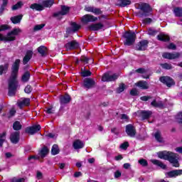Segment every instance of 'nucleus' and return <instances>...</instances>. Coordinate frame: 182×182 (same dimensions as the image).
<instances>
[{"mask_svg":"<svg viewBox=\"0 0 182 182\" xmlns=\"http://www.w3.org/2000/svg\"><path fill=\"white\" fill-rule=\"evenodd\" d=\"M21 60L17 59L15 60L12 65V73L9 81V96H14L16 93V89L18 88V72H19V64Z\"/></svg>","mask_w":182,"mask_h":182,"instance_id":"nucleus-1","label":"nucleus"},{"mask_svg":"<svg viewBox=\"0 0 182 182\" xmlns=\"http://www.w3.org/2000/svg\"><path fill=\"white\" fill-rule=\"evenodd\" d=\"M158 157L163 160H168L173 166V167H179L178 155L173 152L164 151L158 153Z\"/></svg>","mask_w":182,"mask_h":182,"instance_id":"nucleus-2","label":"nucleus"},{"mask_svg":"<svg viewBox=\"0 0 182 182\" xmlns=\"http://www.w3.org/2000/svg\"><path fill=\"white\" fill-rule=\"evenodd\" d=\"M123 38H125V41L124 42V45H127V46H132L136 41V33L133 31H127L124 33Z\"/></svg>","mask_w":182,"mask_h":182,"instance_id":"nucleus-3","label":"nucleus"},{"mask_svg":"<svg viewBox=\"0 0 182 182\" xmlns=\"http://www.w3.org/2000/svg\"><path fill=\"white\" fill-rule=\"evenodd\" d=\"M21 33L20 28H14L10 33L7 34V36H4L0 33V41H5L6 42H11L12 41H15V36Z\"/></svg>","mask_w":182,"mask_h":182,"instance_id":"nucleus-4","label":"nucleus"},{"mask_svg":"<svg viewBox=\"0 0 182 182\" xmlns=\"http://www.w3.org/2000/svg\"><path fill=\"white\" fill-rule=\"evenodd\" d=\"M119 77V75L117 74H112L111 75L109 73H107L103 75L102 80V82H113L114 80H116Z\"/></svg>","mask_w":182,"mask_h":182,"instance_id":"nucleus-5","label":"nucleus"},{"mask_svg":"<svg viewBox=\"0 0 182 182\" xmlns=\"http://www.w3.org/2000/svg\"><path fill=\"white\" fill-rule=\"evenodd\" d=\"M69 12V7L66 6H61V11L54 14V16L57 19H62L63 15H66Z\"/></svg>","mask_w":182,"mask_h":182,"instance_id":"nucleus-6","label":"nucleus"},{"mask_svg":"<svg viewBox=\"0 0 182 182\" xmlns=\"http://www.w3.org/2000/svg\"><path fill=\"white\" fill-rule=\"evenodd\" d=\"M139 8L142 11L145 16H147V15L151 12V7L147 4L141 3L139 5Z\"/></svg>","mask_w":182,"mask_h":182,"instance_id":"nucleus-7","label":"nucleus"},{"mask_svg":"<svg viewBox=\"0 0 182 182\" xmlns=\"http://www.w3.org/2000/svg\"><path fill=\"white\" fill-rule=\"evenodd\" d=\"M159 80L161 83H164V85H166L168 87H171V86H174L175 85L174 80L170 77H161Z\"/></svg>","mask_w":182,"mask_h":182,"instance_id":"nucleus-8","label":"nucleus"},{"mask_svg":"<svg viewBox=\"0 0 182 182\" xmlns=\"http://www.w3.org/2000/svg\"><path fill=\"white\" fill-rule=\"evenodd\" d=\"M66 50H73V49H77L79 48V43L76 41H73L67 43L65 46Z\"/></svg>","mask_w":182,"mask_h":182,"instance_id":"nucleus-9","label":"nucleus"},{"mask_svg":"<svg viewBox=\"0 0 182 182\" xmlns=\"http://www.w3.org/2000/svg\"><path fill=\"white\" fill-rule=\"evenodd\" d=\"M162 57L164 59H169L170 60L173 59H178V58H180V53H164Z\"/></svg>","mask_w":182,"mask_h":182,"instance_id":"nucleus-10","label":"nucleus"},{"mask_svg":"<svg viewBox=\"0 0 182 182\" xmlns=\"http://www.w3.org/2000/svg\"><path fill=\"white\" fill-rule=\"evenodd\" d=\"M81 21L83 23H87L89 22H96V21H97V17H95L90 14H86L82 18Z\"/></svg>","mask_w":182,"mask_h":182,"instance_id":"nucleus-11","label":"nucleus"},{"mask_svg":"<svg viewBox=\"0 0 182 182\" xmlns=\"http://www.w3.org/2000/svg\"><path fill=\"white\" fill-rule=\"evenodd\" d=\"M39 130H41V125H33L26 129V132L28 133V134H35V133H38Z\"/></svg>","mask_w":182,"mask_h":182,"instance_id":"nucleus-12","label":"nucleus"},{"mask_svg":"<svg viewBox=\"0 0 182 182\" xmlns=\"http://www.w3.org/2000/svg\"><path fill=\"white\" fill-rule=\"evenodd\" d=\"M126 133L129 137H134L136 136V128L132 124H128L126 126Z\"/></svg>","mask_w":182,"mask_h":182,"instance_id":"nucleus-13","label":"nucleus"},{"mask_svg":"<svg viewBox=\"0 0 182 182\" xmlns=\"http://www.w3.org/2000/svg\"><path fill=\"white\" fill-rule=\"evenodd\" d=\"M31 103V99L29 98H21L17 102V105L20 109L25 107V106H29Z\"/></svg>","mask_w":182,"mask_h":182,"instance_id":"nucleus-14","label":"nucleus"},{"mask_svg":"<svg viewBox=\"0 0 182 182\" xmlns=\"http://www.w3.org/2000/svg\"><path fill=\"white\" fill-rule=\"evenodd\" d=\"M182 170H173L170 172L166 173V176L168 178H171L173 177H177V176H181Z\"/></svg>","mask_w":182,"mask_h":182,"instance_id":"nucleus-15","label":"nucleus"},{"mask_svg":"<svg viewBox=\"0 0 182 182\" xmlns=\"http://www.w3.org/2000/svg\"><path fill=\"white\" fill-rule=\"evenodd\" d=\"M85 11L87 12H92V14H95V15H100L102 14V10H100V9L94 6L85 7Z\"/></svg>","mask_w":182,"mask_h":182,"instance_id":"nucleus-16","label":"nucleus"},{"mask_svg":"<svg viewBox=\"0 0 182 182\" xmlns=\"http://www.w3.org/2000/svg\"><path fill=\"white\" fill-rule=\"evenodd\" d=\"M105 26L102 23H97L92 24L89 26L90 31H100V29H104Z\"/></svg>","mask_w":182,"mask_h":182,"instance_id":"nucleus-17","label":"nucleus"},{"mask_svg":"<svg viewBox=\"0 0 182 182\" xmlns=\"http://www.w3.org/2000/svg\"><path fill=\"white\" fill-rule=\"evenodd\" d=\"M69 102H70V96L68 95H61L60 97V103L61 105L60 109H62L63 105H67V103H69Z\"/></svg>","mask_w":182,"mask_h":182,"instance_id":"nucleus-18","label":"nucleus"},{"mask_svg":"<svg viewBox=\"0 0 182 182\" xmlns=\"http://www.w3.org/2000/svg\"><path fill=\"white\" fill-rule=\"evenodd\" d=\"M95 85V80H93V79L86 78L85 80H84V86L87 89H90L91 87H93Z\"/></svg>","mask_w":182,"mask_h":182,"instance_id":"nucleus-19","label":"nucleus"},{"mask_svg":"<svg viewBox=\"0 0 182 182\" xmlns=\"http://www.w3.org/2000/svg\"><path fill=\"white\" fill-rule=\"evenodd\" d=\"M147 45H149V41L147 40H143L139 42L136 48L138 50H146L147 49Z\"/></svg>","mask_w":182,"mask_h":182,"instance_id":"nucleus-20","label":"nucleus"},{"mask_svg":"<svg viewBox=\"0 0 182 182\" xmlns=\"http://www.w3.org/2000/svg\"><path fill=\"white\" fill-rule=\"evenodd\" d=\"M10 140L11 143H14V144H16L18 141H19V132H14L11 133L10 136Z\"/></svg>","mask_w":182,"mask_h":182,"instance_id":"nucleus-21","label":"nucleus"},{"mask_svg":"<svg viewBox=\"0 0 182 182\" xmlns=\"http://www.w3.org/2000/svg\"><path fill=\"white\" fill-rule=\"evenodd\" d=\"M73 146L75 150H79V149H83V147H85V143L79 139H77L73 143Z\"/></svg>","mask_w":182,"mask_h":182,"instance_id":"nucleus-22","label":"nucleus"},{"mask_svg":"<svg viewBox=\"0 0 182 182\" xmlns=\"http://www.w3.org/2000/svg\"><path fill=\"white\" fill-rule=\"evenodd\" d=\"M33 55V52H32V50H27L26 55L24 56V58L23 59V65H26V63H28V62H29V60H31Z\"/></svg>","mask_w":182,"mask_h":182,"instance_id":"nucleus-23","label":"nucleus"},{"mask_svg":"<svg viewBox=\"0 0 182 182\" xmlns=\"http://www.w3.org/2000/svg\"><path fill=\"white\" fill-rule=\"evenodd\" d=\"M151 105L153 106V107H159V108H163L164 105L161 101L159 100V98H156L151 102Z\"/></svg>","mask_w":182,"mask_h":182,"instance_id":"nucleus-24","label":"nucleus"},{"mask_svg":"<svg viewBox=\"0 0 182 182\" xmlns=\"http://www.w3.org/2000/svg\"><path fill=\"white\" fill-rule=\"evenodd\" d=\"M136 86H138V87H140V89L146 90L149 87V84L146 81H139L136 82Z\"/></svg>","mask_w":182,"mask_h":182,"instance_id":"nucleus-25","label":"nucleus"},{"mask_svg":"<svg viewBox=\"0 0 182 182\" xmlns=\"http://www.w3.org/2000/svg\"><path fill=\"white\" fill-rule=\"evenodd\" d=\"M157 39H158V41H161L163 42H167V41H170V37H168V36H167L164 33H161V34L158 35Z\"/></svg>","mask_w":182,"mask_h":182,"instance_id":"nucleus-26","label":"nucleus"},{"mask_svg":"<svg viewBox=\"0 0 182 182\" xmlns=\"http://www.w3.org/2000/svg\"><path fill=\"white\" fill-rule=\"evenodd\" d=\"M153 114V112L151 111H141V116L144 120H146V119H149Z\"/></svg>","mask_w":182,"mask_h":182,"instance_id":"nucleus-27","label":"nucleus"},{"mask_svg":"<svg viewBox=\"0 0 182 182\" xmlns=\"http://www.w3.org/2000/svg\"><path fill=\"white\" fill-rule=\"evenodd\" d=\"M48 153H49V149L48 147L44 146L41 151L39 152V156L41 157V159H44V157H46V155H48Z\"/></svg>","mask_w":182,"mask_h":182,"instance_id":"nucleus-28","label":"nucleus"},{"mask_svg":"<svg viewBox=\"0 0 182 182\" xmlns=\"http://www.w3.org/2000/svg\"><path fill=\"white\" fill-rule=\"evenodd\" d=\"M151 161L153 164H155V166H159V167H161V168H163L164 170L166 169V166L161 161L157 159H152Z\"/></svg>","mask_w":182,"mask_h":182,"instance_id":"nucleus-29","label":"nucleus"},{"mask_svg":"<svg viewBox=\"0 0 182 182\" xmlns=\"http://www.w3.org/2000/svg\"><path fill=\"white\" fill-rule=\"evenodd\" d=\"M53 4H55L54 0H46L43 1L42 5L45 8H50V6L53 5Z\"/></svg>","mask_w":182,"mask_h":182,"instance_id":"nucleus-30","label":"nucleus"},{"mask_svg":"<svg viewBox=\"0 0 182 182\" xmlns=\"http://www.w3.org/2000/svg\"><path fill=\"white\" fill-rule=\"evenodd\" d=\"M130 4H132L130 0H118V4L122 8L127 6V5H130Z\"/></svg>","mask_w":182,"mask_h":182,"instance_id":"nucleus-31","label":"nucleus"},{"mask_svg":"<svg viewBox=\"0 0 182 182\" xmlns=\"http://www.w3.org/2000/svg\"><path fill=\"white\" fill-rule=\"evenodd\" d=\"M8 68H9V64L0 65V76L4 75V73H6V72L8 71Z\"/></svg>","mask_w":182,"mask_h":182,"instance_id":"nucleus-32","label":"nucleus"},{"mask_svg":"<svg viewBox=\"0 0 182 182\" xmlns=\"http://www.w3.org/2000/svg\"><path fill=\"white\" fill-rule=\"evenodd\" d=\"M30 8L31 9H35L36 11H43V6L38 4H31Z\"/></svg>","mask_w":182,"mask_h":182,"instance_id":"nucleus-33","label":"nucleus"},{"mask_svg":"<svg viewBox=\"0 0 182 182\" xmlns=\"http://www.w3.org/2000/svg\"><path fill=\"white\" fill-rule=\"evenodd\" d=\"M11 22H13V23H19L21 22V21H22V16H16L14 17L11 18Z\"/></svg>","mask_w":182,"mask_h":182,"instance_id":"nucleus-34","label":"nucleus"},{"mask_svg":"<svg viewBox=\"0 0 182 182\" xmlns=\"http://www.w3.org/2000/svg\"><path fill=\"white\" fill-rule=\"evenodd\" d=\"M51 154L53 156H56V154H59V146L56 144H54L51 149Z\"/></svg>","mask_w":182,"mask_h":182,"instance_id":"nucleus-35","label":"nucleus"},{"mask_svg":"<svg viewBox=\"0 0 182 182\" xmlns=\"http://www.w3.org/2000/svg\"><path fill=\"white\" fill-rule=\"evenodd\" d=\"M31 77V73L29 72H26L21 77L22 82H26L29 80Z\"/></svg>","mask_w":182,"mask_h":182,"instance_id":"nucleus-36","label":"nucleus"},{"mask_svg":"<svg viewBox=\"0 0 182 182\" xmlns=\"http://www.w3.org/2000/svg\"><path fill=\"white\" fill-rule=\"evenodd\" d=\"M155 139L159 143H163V138L161 137V133L160 131H157L154 134Z\"/></svg>","mask_w":182,"mask_h":182,"instance_id":"nucleus-37","label":"nucleus"},{"mask_svg":"<svg viewBox=\"0 0 182 182\" xmlns=\"http://www.w3.org/2000/svg\"><path fill=\"white\" fill-rule=\"evenodd\" d=\"M47 48L45 46H40L38 48V53L41 55V56H45L46 55Z\"/></svg>","mask_w":182,"mask_h":182,"instance_id":"nucleus-38","label":"nucleus"},{"mask_svg":"<svg viewBox=\"0 0 182 182\" xmlns=\"http://www.w3.org/2000/svg\"><path fill=\"white\" fill-rule=\"evenodd\" d=\"M71 29L73 32H76L80 29V25L76 23H71Z\"/></svg>","mask_w":182,"mask_h":182,"instance_id":"nucleus-39","label":"nucleus"},{"mask_svg":"<svg viewBox=\"0 0 182 182\" xmlns=\"http://www.w3.org/2000/svg\"><path fill=\"white\" fill-rule=\"evenodd\" d=\"M173 12L176 16H182V8L176 7L173 9Z\"/></svg>","mask_w":182,"mask_h":182,"instance_id":"nucleus-40","label":"nucleus"},{"mask_svg":"<svg viewBox=\"0 0 182 182\" xmlns=\"http://www.w3.org/2000/svg\"><path fill=\"white\" fill-rule=\"evenodd\" d=\"M13 128L14 130H21V129H22V125L21 124V122L16 121L14 123Z\"/></svg>","mask_w":182,"mask_h":182,"instance_id":"nucleus-41","label":"nucleus"},{"mask_svg":"<svg viewBox=\"0 0 182 182\" xmlns=\"http://www.w3.org/2000/svg\"><path fill=\"white\" fill-rule=\"evenodd\" d=\"M6 139V133L4 132L0 135V147H2V145L4 144V141H5Z\"/></svg>","mask_w":182,"mask_h":182,"instance_id":"nucleus-42","label":"nucleus"},{"mask_svg":"<svg viewBox=\"0 0 182 182\" xmlns=\"http://www.w3.org/2000/svg\"><path fill=\"white\" fill-rule=\"evenodd\" d=\"M161 68H163V69H166L167 70H170V69H173V65H171V64L170 63H163L161 64Z\"/></svg>","mask_w":182,"mask_h":182,"instance_id":"nucleus-43","label":"nucleus"},{"mask_svg":"<svg viewBox=\"0 0 182 182\" xmlns=\"http://www.w3.org/2000/svg\"><path fill=\"white\" fill-rule=\"evenodd\" d=\"M139 163L143 167H147L148 163L147 161L144 159H141L139 160Z\"/></svg>","mask_w":182,"mask_h":182,"instance_id":"nucleus-44","label":"nucleus"},{"mask_svg":"<svg viewBox=\"0 0 182 182\" xmlns=\"http://www.w3.org/2000/svg\"><path fill=\"white\" fill-rule=\"evenodd\" d=\"M22 5H23L22 1L18 2L16 4L12 6L13 11H16V9H19V8L22 6Z\"/></svg>","mask_w":182,"mask_h":182,"instance_id":"nucleus-45","label":"nucleus"},{"mask_svg":"<svg viewBox=\"0 0 182 182\" xmlns=\"http://www.w3.org/2000/svg\"><path fill=\"white\" fill-rule=\"evenodd\" d=\"M157 34V31L153 29V28H149L148 29V35H150L151 36H155V35Z\"/></svg>","mask_w":182,"mask_h":182,"instance_id":"nucleus-46","label":"nucleus"},{"mask_svg":"<svg viewBox=\"0 0 182 182\" xmlns=\"http://www.w3.org/2000/svg\"><path fill=\"white\" fill-rule=\"evenodd\" d=\"M125 89V85L124 84H120L119 87L117 89V93H122Z\"/></svg>","mask_w":182,"mask_h":182,"instance_id":"nucleus-47","label":"nucleus"},{"mask_svg":"<svg viewBox=\"0 0 182 182\" xmlns=\"http://www.w3.org/2000/svg\"><path fill=\"white\" fill-rule=\"evenodd\" d=\"M81 75L82 76H83V77H86L87 76H90V75H92V73L89 70H85L81 73Z\"/></svg>","mask_w":182,"mask_h":182,"instance_id":"nucleus-48","label":"nucleus"},{"mask_svg":"<svg viewBox=\"0 0 182 182\" xmlns=\"http://www.w3.org/2000/svg\"><path fill=\"white\" fill-rule=\"evenodd\" d=\"M24 92L25 93H27L28 95H29V93L32 92V87L31 85H27L24 89Z\"/></svg>","mask_w":182,"mask_h":182,"instance_id":"nucleus-49","label":"nucleus"},{"mask_svg":"<svg viewBox=\"0 0 182 182\" xmlns=\"http://www.w3.org/2000/svg\"><path fill=\"white\" fill-rule=\"evenodd\" d=\"M178 123H182V112L178 114L176 117Z\"/></svg>","mask_w":182,"mask_h":182,"instance_id":"nucleus-50","label":"nucleus"},{"mask_svg":"<svg viewBox=\"0 0 182 182\" xmlns=\"http://www.w3.org/2000/svg\"><path fill=\"white\" fill-rule=\"evenodd\" d=\"M45 27V24H38V25H36L35 27H34V31H41V29H42L43 28Z\"/></svg>","mask_w":182,"mask_h":182,"instance_id":"nucleus-51","label":"nucleus"},{"mask_svg":"<svg viewBox=\"0 0 182 182\" xmlns=\"http://www.w3.org/2000/svg\"><path fill=\"white\" fill-rule=\"evenodd\" d=\"M120 149H122L123 150H126L127 147H129V142H124L120 145Z\"/></svg>","mask_w":182,"mask_h":182,"instance_id":"nucleus-52","label":"nucleus"},{"mask_svg":"<svg viewBox=\"0 0 182 182\" xmlns=\"http://www.w3.org/2000/svg\"><path fill=\"white\" fill-rule=\"evenodd\" d=\"M168 49H171L172 50H176V48H177L176 45L173 43H171L168 46Z\"/></svg>","mask_w":182,"mask_h":182,"instance_id":"nucleus-53","label":"nucleus"},{"mask_svg":"<svg viewBox=\"0 0 182 182\" xmlns=\"http://www.w3.org/2000/svg\"><path fill=\"white\" fill-rule=\"evenodd\" d=\"M12 182H25V179L23 178H14Z\"/></svg>","mask_w":182,"mask_h":182,"instance_id":"nucleus-54","label":"nucleus"},{"mask_svg":"<svg viewBox=\"0 0 182 182\" xmlns=\"http://www.w3.org/2000/svg\"><path fill=\"white\" fill-rule=\"evenodd\" d=\"M137 93H139V92L136 88L132 89L130 92V95H132V96H136L137 95Z\"/></svg>","mask_w":182,"mask_h":182,"instance_id":"nucleus-55","label":"nucleus"},{"mask_svg":"<svg viewBox=\"0 0 182 182\" xmlns=\"http://www.w3.org/2000/svg\"><path fill=\"white\" fill-rule=\"evenodd\" d=\"M7 29H9V26H8V25H1L0 26V32L1 31H6Z\"/></svg>","mask_w":182,"mask_h":182,"instance_id":"nucleus-56","label":"nucleus"},{"mask_svg":"<svg viewBox=\"0 0 182 182\" xmlns=\"http://www.w3.org/2000/svg\"><path fill=\"white\" fill-rule=\"evenodd\" d=\"M8 5V0H3V4L1 7V11H4V8H5Z\"/></svg>","mask_w":182,"mask_h":182,"instance_id":"nucleus-57","label":"nucleus"},{"mask_svg":"<svg viewBox=\"0 0 182 182\" xmlns=\"http://www.w3.org/2000/svg\"><path fill=\"white\" fill-rule=\"evenodd\" d=\"M55 112V109H53V107H50L46 109V113L48 114H52Z\"/></svg>","mask_w":182,"mask_h":182,"instance_id":"nucleus-58","label":"nucleus"},{"mask_svg":"<svg viewBox=\"0 0 182 182\" xmlns=\"http://www.w3.org/2000/svg\"><path fill=\"white\" fill-rule=\"evenodd\" d=\"M141 100H143L144 102H147L149 99H151V97H147V96H143L140 97Z\"/></svg>","mask_w":182,"mask_h":182,"instance_id":"nucleus-59","label":"nucleus"},{"mask_svg":"<svg viewBox=\"0 0 182 182\" xmlns=\"http://www.w3.org/2000/svg\"><path fill=\"white\" fill-rule=\"evenodd\" d=\"M81 60H82V62H84L85 63H88L89 58H87V57L82 56V57H81Z\"/></svg>","mask_w":182,"mask_h":182,"instance_id":"nucleus-60","label":"nucleus"},{"mask_svg":"<svg viewBox=\"0 0 182 182\" xmlns=\"http://www.w3.org/2000/svg\"><path fill=\"white\" fill-rule=\"evenodd\" d=\"M65 166H66V164H65V163L58 164V167L60 170H63V168H65Z\"/></svg>","mask_w":182,"mask_h":182,"instance_id":"nucleus-61","label":"nucleus"},{"mask_svg":"<svg viewBox=\"0 0 182 182\" xmlns=\"http://www.w3.org/2000/svg\"><path fill=\"white\" fill-rule=\"evenodd\" d=\"M122 176V173H120V171H117L115 173H114V177L115 178H119V177H120Z\"/></svg>","mask_w":182,"mask_h":182,"instance_id":"nucleus-62","label":"nucleus"},{"mask_svg":"<svg viewBox=\"0 0 182 182\" xmlns=\"http://www.w3.org/2000/svg\"><path fill=\"white\" fill-rule=\"evenodd\" d=\"M43 177V175H42V173L38 171L37 172V175H36V178L38 179V180H41Z\"/></svg>","mask_w":182,"mask_h":182,"instance_id":"nucleus-63","label":"nucleus"},{"mask_svg":"<svg viewBox=\"0 0 182 182\" xmlns=\"http://www.w3.org/2000/svg\"><path fill=\"white\" fill-rule=\"evenodd\" d=\"M151 23V18H146L144 20V23Z\"/></svg>","mask_w":182,"mask_h":182,"instance_id":"nucleus-64","label":"nucleus"}]
</instances>
